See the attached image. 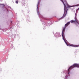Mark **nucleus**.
<instances>
[{
	"instance_id": "1",
	"label": "nucleus",
	"mask_w": 79,
	"mask_h": 79,
	"mask_svg": "<svg viewBox=\"0 0 79 79\" xmlns=\"http://www.w3.org/2000/svg\"><path fill=\"white\" fill-rule=\"evenodd\" d=\"M61 2H62V3L64 4V14L63 15V17L60 18V19H62L63 18H64V17L66 15V14L67 13V11H68V8H70V7H73V6H71L69 5H67V6H66V5L65 4H64V2H66L65 1H64L63 0H60Z\"/></svg>"
},
{
	"instance_id": "2",
	"label": "nucleus",
	"mask_w": 79,
	"mask_h": 79,
	"mask_svg": "<svg viewBox=\"0 0 79 79\" xmlns=\"http://www.w3.org/2000/svg\"><path fill=\"white\" fill-rule=\"evenodd\" d=\"M70 22H68L67 23H66L64 27L63 28V29L62 30V35L63 37V39L64 40V42H65V43H66V42L65 41V39H64V38L65 37H64V31H65V29L66 28V27H67V26H68L69 24H70Z\"/></svg>"
},
{
	"instance_id": "3",
	"label": "nucleus",
	"mask_w": 79,
	"mask_h": 79,
	"mask_svg": "<svg viewBox=\"0 0 79 79\" xmlns=\"http://www.w3.org/2000/svg\"><path fill=\"white\" fill-rule=\"evenodd\" d=\"M75 67H78V68H79V64H74L72 66H70L68 69V72L69 74V71H70V70L72 69H73V68H75Z\"/></svg>"
},
{
	"instance_id": "4",
	"label": "nucleus",
	"mask_w": 79,
	"mask_h": 79,
	"mask_svg": "<svg viewBox=\"0 0 79 79\" xmlns=\"http://www.w3.org/2000/svg\"><path fill=\"white\" fill-rule=\"evenodd\" d=\"M75 20H72L71 21V22L72 23H75V24H76V23H77L78 24H79V21H78V20L77 19V18H76V17H75Z\"/></svg>"
},
{
	"instance_id": "5",
	"label": "nucleus",
	"mask_w": 79,
	"mask_h": 79,
	"mask_svg": "<svg viewBox=\"0 0 79 79\" xmlns=\"http://www.w3.org/2000/svg\"><path fill=\"white\" fill-rule=\"evenodd\" d=\"M70 46H71L72 47H79V45H70Z\"/></svg>"
},
{
	"instance_id": "6",
	"label": "nucleus",
	"mask_w": 79,
	"mask_h": 79,
	"mask_svg": "<svg viewBox=\"0 0 79 79\" xmlns=\"http://www.w3.org/2000/svg\"><path fill=\"white\" fill-rule=\"evenodd\" d=\"M18 2H19V1H17V0H16V1H15V3H18Z\"/></svg>"
},
{
	"instance_id": "7",
	"label": "nucleus",
	"mask_w": 79,
	"mask_h": 79,
	"mask_svg": "<svg viewBox=\"0 0 79 79\" xmlns=\"http://www.w3.org/2000/svg\"><path fill=\"white\" fill-rule=\"evenodd\" d=\"M39 2H38V5H37V9H38V6H39Z\"/></svg>"
},
{
	"instance_id": "8",
	"label": "nucleus",
	"mask_w": 79,
	"mask_h": 79,
	"mask_svg": "<svg viewBox=\"0 0 79 79\" xmlns=\"http://www.w3.org/2000/svg\"><path fill=\"white\" fill-rule=\"evenodd\" d=\"M64 1H65L66 2V0H63Z\"/></svg>"
},
{
	"instance_id": "9",
	"label": "nucleus",
	"mask_w": 79,
	"mask_h": 79,
	"mask_svg": "<svg viewBox=\"0 0 79 79\" xmlns=\"http://www.w3.org/2000/svg\"><path fill=\"white\" fill-rule=\"evenodd\" d=\"M66 44L67 45V46H68V44H67V43H66Z\"/></svg>"
},
{
	"instance_id": "10",
	"label": "nucleus",
	"mask_w": 79,
	"mask_h": 79,
	"mask_svg": "<svg viewBox=\"0 0 79 79\" xmlns=\"http://www.w3.org/2000/svg\"><path fill=\"white\" fill-rule=\"evenodd\" d=\"M3 6H5V5H3Z\"/></svg>"
}]
</instances>
